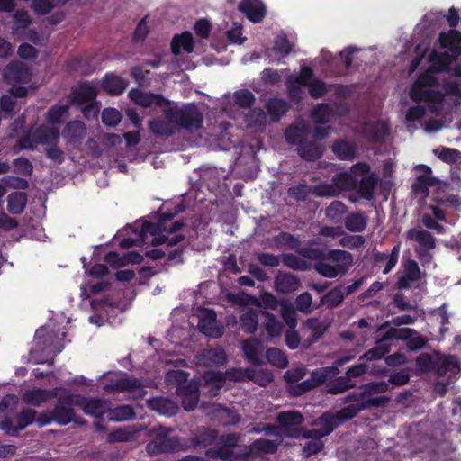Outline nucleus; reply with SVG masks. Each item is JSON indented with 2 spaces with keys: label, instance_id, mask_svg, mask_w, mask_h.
<instances>
[{
  "label": "nucleus",
  "instance_id": "63",
  "mask_svg": "<svg viewBox=\"0 0 461 461\" xmlns=\"http://www.w3.org/2000/svg\"><path fill=\"white\" fill-rule=\"evenodd\" d=\"M149 130L158 136L170 137L174 134L171 127L163 120H153L149 123Z\"/></svg>",
  "mask_w": 461,
  "mask_h": 461
},
{
  "label": "nucleus",
  "instance_id": "20",
  "mask_svg": "<svg viewBox=\"0 0 461 461\" xmlns=\"http://www.w3.org/2000/svg\"><path fill=\"white\" fill-rule=\"evenodd\" d=\"M400 256V245L393 246L390 253L381 252L375 249L372 253V259L375 267H380L384 264L383 273L389 274L393 268L397 265Z\"/></svg>",
  "mask_w": 461,
  "mask_h": 461
},
{
  "label": "nucleus",
  "instance_id": "54",
  "mask_svg": "<svg viewBox=\"0 0 461 461\" xmlns=\"http://www.w3.org/2000/svg\"><path fill=\"white\" fill-rule=\"evenodd\" d=\"M227 375L230 381L247 382L255 378V369L251 367H238L228 370Z\"/></svg>",
  "mask_w": 461,
  "mask_h": 461
},
{
  "label": "nucleus",
  "instance_id": "2",
  "mask_svg": "<svg viewBox=\"0 0 461 461\" xmlns=\"http://www.w3.org/2000/svg\"><path fill=\"white\" fill-rule=\"evenodd\" d=\"M390 400L389 396L382 395L377 398L367 399L357 404L345 406L335 413L325 411L319 418L315 419L312 424L319 428L326 437L347 420L357 417L361 411L371 408L384 407L389 403Z\"/></svg>",
  "mask_w": 461,
  "mask_h": 461
},
{
  "label": "nucleus",
  "instance_id": "37",
  "mask_svg": "<svg viewBox=\"0 0 461 461\" xmlns=\"http://www.w3.org/2000/svg\"><path fill=\"white\" fill-rule=\"evenodd\" d=\"M368 218L363 212H354L344 219L345 228L351 232H363L367 226Z\"/></svg>",
  "mask_w": 461,
  "mask_h": 461
},
{
  "label": "nucleus",
  "instance_id": "43",
  "mask_svg": "<svg viewBox=\"0 0 461 461\" xmlns=\"http://www.w3.org/2000/svg\"><path fill=\"white\" fill-rule=\"evenodd\" d=\"M272 122H278L289 110V104L281 98H272L266 104Z\"/></svg>",
  "mask_w": 461,
  "mask_h": 461
},
{
  "label": "nucleus",
  "instance_id": "64",
  "mask_svg": "<svg viewBox=\"0 0 461 461\" xmlns=\"http://www.w3.org/2000/svg\"><path fill=\"white\" fill-rule=\"evenodd\" d=\"M307 86L308 93L313 99L321 98L329 91L326 83L318 78L312 80Z\"/></svg>",
  "mask_w": 461,
  "mask_h": 461
},
{
  "label": "nucleus",
  "instance_id": "47",
  "mask_svg": "<svg viewBox=\"0 0 461 461\" xmlns=\"http://www.w3.org/2000/svg\"><path fill=\"white\" fill-rule=\"evenodd\" d=\"M388 339H384V337L376 341V345L366 351L361 357L360 360H367L374 361L378 360L385 357V355L390 351V345L385 344V341Z\"/></svg>",
  "mask_w": 461,
  "mask_h": 461
},
{
  "label": "nucleus",
  "instance_id": "11",
  "mask_svg": "<svg viewBox=\"0 0 461 461\" xmlns=\"http://www.w3.org/2000/svg\"><path fill=\"white\" fill-rule=\"evenodd\" d=\"M403 274L396 282V286L401 290H408L411 283L418 282L421 277V270L419 264L411 258H405L402 261Z\"/></svg>",
  "mask_w": 461,
  "mask_h": 461
},
{
  "label": "nucleus",
  "instance_id": "19",
  "mask_svg": "<svg viewBox=\"0 0 461 461\" xmlns=\"http://www.w3.org/2000/svg\"><path fill=\"white\" fill-rule=\"evenodd\" d=\"M296 151L303 160L314 162L323 156L325 147L315 140L303 139L296 148Z\"/></svg>",
  "mask_w": 461,
  "mask_h": 461
},
{
  "label": "nucleus",
  "instance_id": "24",
  "mask_svg": "<svg viewBox=\"0 0 461 461\" xmlns=\"http://www.w3.org/2000/svg\"><path fill=\"white\" fill-rule=\"evenodd\" d=\"M33 132V139L37 145H46L59 143L60 131L57 127H49L46 125H40L34 129H32Z\"/></svg>",
  "mask_w": 461,
  "mask_h": 461
},
{
  "label": "nucleus",
  "instance_id": "55",
  "mask_svg": "<svg viewBox=\"0 0 461 461\" xmlns=\"http://www.w3.org/2000/svg\"><path fill=\"white\" fill-rule=\"evenodd\" d=\"M246 122L251 128H261L267 124V113L262 108H253L246 115Z\"/></svg>",
  "mask_w": 461,
  "mask_h": 461
},
{
  "label": "nucleus",
  "instance_id": "56",
  "mask_svg": "<svg viewBox=\"0 0 461 461\" xmlns=\"http://www.w3.org/2000/svg\"><path fill=\"white\" fill-rule=\"evenodd\" d=\"M235 104L243 109L251 108L256 101L253 93L248 89H240L234 93L233 95Z\"/></svg>",
  "mask_w": 461,
  "mask_h": 461
},
{
  "label": "nucleus",
  "instance_id": "34",
  "mask_svg": "<svg viewBox=\"0 0 461 461\" xmlns=\"http://www.w3.org/2000/svg\"><path fill=\"white\" fill-rule=\"evenodd\" d=\"M184 211V207L182 205H176L174 208V211L171 212H160L158 216V221L160 225L163 227L165 232L168 233H175L177 230H181L184 226V223L179 221H176L175 222L168 224L173 221V219L177 215L179 212H182Z\"/></svg>",
  "mask_w": 461,
  "mask_h": 461
},
{
  "label": "nucleus",
  "instance_id": "57",
  "mask_svg": "<svg viewBox=\"0 0 461 461\" xmlns=\"http://www.w3.org/2000/svg\"><path fill=\"white\" fill-rule=\"evenodd\" d=\"M359 390L363 391L364 396L366 398V396L387 392L389 385L384 381H373L361 384Z\"/></svg>",
  "mask_w": 461,
  "mask_h": 461
},
{
  "label": "nucleus",
  "instance_id": "4",
  "mask_svg": "<svg viewBox=\"0 0 461 461\" xmlns=\"http://www.w3.org/2000/svg\"><path fill=\"white\" fill-rule=\"evenodd\" d=\"M241 439L239 433H227L220 435L216 441V447L208 448L205 451L206 456L212 459H220L222 461H248L250 453H235L232 449L239 446Z\"/></svg>",
  "mask_w": 461,
  "mask_h": 461
},
{
  "label": "nucleus",
  "instance_id": "17",
  "mask_svg": "<svg viewBox=\"0 0 461 461\" xmlns=\"http://www.w3.org/2000/svg\"><path fill=\"white\" fill-rule=\"evenodd\" d=\"M179 446L180 443L177 437L158 435L147 445V451L150 454L173 453L177 450Z\"/></svg>",
  "mask_w": 461,
  "mask_h": 461
},
{
  "label": "nucleus",
  "instance_id": "3",
  "mask_svg": "<svg viewBox=\"0 0 461 461\" xmlns=\"http://www.w3.org/2000/svg\"><path fill=\"white\" fill-rule=\"evenodd\" d=\"M165 116L170 123L190 132L202 129L203 125V114L194 103L167 108Z\"/></svg>",
  "mask_w": 461,
  "mask_h": 461
},
{
  "label": "nucleus",
  "instance_id": "25",
  "mask_svg": "<svg viewBox=\"0 0 461 461\" xmlns=\"http://www.w3.org/2000/svg\"><path fill=\"white\" fill-rule=\"evenodd\" d=\"M86 134V128L82 121L68 122L63 131L62 136L68 144L80 143Z\"/></svg>",
  "mask_w": 461,
  "mask_h": 461
},
{
  "label": "nucleus",
  "instance_id": "31",
  "mask_svg": "<svg viewBox=\"0 0 461 461\" xmlns=\"http://www.w3.org/2000/svg\"><path fill=\"white\" fill-rule=\"evenodd\" d=\"M147 405L150 410L166 416H173L177 411V405L168 398L154 397L147 402Z\"/></svg>",
  "mask_w": 461,
  "mask_h": 461
},
{
  "label": "nucleus",
  "instance_id": "58",
  "mask_svg": "<svg viewBox=\"0 0 461 461\" xmlns=\"http://www.w3.org/2000/svg\"><path fill=\"white\" fill-rule=\"evenodd\" d=\"M135 431L131 428H120L107 435L109 443L129 442L134 437Z\"/></svg>",
  "mask_w": 461,
  "mask_h": 461
},
{
  "label": "nucleus",
  "instance_id": "15",
  "mask_svg": "<svg viewBox=\"0 0 461 461\" xmlns=\"http://www.w3.org/2000/svg\"><path fill=\"white\" fill-rule=\"evenodd\" d=\"M238 9L255 23L262 22L267 14L266 5L261 0H241Z\"/></svg>",
  "mask_w": 461,
  "mask_h": 461
},
{
  "label": "nucleus",
  "instance_id": "32",
  "mask_svg": "<svg viewBox=\"0 0 461 461\" xmlns=\"http://www.w3.org/2000/svg\"><path fill=\"white\" fill-rule=\"evenodd\" d=\"M242 351L246 360L253 366H261L264 361L261 358L260 344L257 339H249L242 343Z\"/></svg>",
  "mask_w": 461,
  "mask_h": 461
},
{
  "label": "nucleus",
  "instance_id": "12",
  "mask_svg": "<svg viewBox=\"0 0 461 461\" xmlns=\"http://www.w3.org/2000/svg\"><path fill=\"white\" fill-rule=\"evenodd\" d=\"M408 239L414 240L421 247L420 249L416 250L420 260H423L425 258H431L429 250L435 249L436 239L429 231L411 229L408 232Z\"/></svg>",
  "mask_w": 461,
  "mask_h": 461
},
{
  "label": "nucleus",
  "instance_id": "52",
  "mask_svg": "<svg viewBox=\"0 0 461 461\" xmlns=\"http://www.w3.org/2000/svg\"><path fill=\"white\" fill-rule=\"evenodd\" d=\"M266 358L271 365L279 368H285L288 366L286 355L277 348H267L266 351Z\"/></svg>",
  "mask_w": 461,
  "mask_h": 461
},
{
  "label": "nucleus",
  "instance_id": "39",
  "mask_svg": "<svg viewBox=\"0 0 461 461\" xmlns=\"http://www.w3.org/2000/svg\"><path fill=\"white\" fill-rule=\"evenodd\" d=\"M260 317L263 318V325L269 337L275 338L281 335L284 325L273 313L260 311Z\"/></svg>",
  "mask_w": 461,
  "mask_h": 461
},
{
  "label": "nucleus",
  "instance_id": "33",
  "mask_svg": "<svg viewBox=\"0 0 461 461\" xmlns=\"http://www.w3.org/2000/svg\"><path fill=\"white\" fill-rule=\"evenodd\" d=\"M181 49L186 53H191L194 51V37L193 34L188 31H185L180 34H176L172 39V53L174 55H179Z\"/></svg>",
  "mask_w": 461,
  "mask_h": 461
},
{
  "label": "nucleus",
  "instance_id": "13",
  "mask_svg": "<svg viewBox=\"0 0 461 461\" xmlns=\"http://www.w3.org/2000/svg\"><path fill=\"white\" fill-rule=\"evenodd\" d=\"M4 80L8 83H28L32 78V72L22 62H11L3 71Z\"/></svg>",
  "mask_w": 461,
  "mask_h": 461
},
{
  "label": "nucleus",
  "instance_id": "51",
  "mask_svg": "<svg viewBox=\"0 0 461 461\" xmlns=\"http://www.w3.org/2000/svg\"><path fill=\"white\" fill-rule=\"evenodd\" d=\"M333 115V109L329 104L323 103L315 106L312 113L311 117L315 123L326 124L330 122V117Z\"/></svg>",
  "mask_w": 461,
  "mask_h": 461
},
{
  "label": "nucleus",
  "instance_id": "10",
  "mask_svg": "<svg viewBox=\"0 0 461 461\" xmlns=\"http://www.w3.org/2000/svg\"><path fill=\"white\" fill-rule=\"evenodd\" d=\"M218 438V429L210 427H198L191 433L188 438L189 447L197 448H206L216 443Z\"/></svg>",
  "mask_w": 461,
  "mask_h": 461
},
{
  "label": "nucleus",
  "instance_id": "62",
  "mask_svg": "<svg viewBox=\"0 0 461 461\" xmlns=\"http://www.w3.org/2000/svg\"><path fill=\"white\" fill-rule=\"evenodd\" d=\"M14 172L17 175L30 176L33 172L32 163L26 158L21 157L13 160Z\"/></svg>",
  "mask_w": 461,
  "mask_h": 461
},
{
  "label": "nucleus",
  "instance_id": "36",
  "mask_svg": "<svg viewBox=\"0 0 461 461\" xmlns=\"http://www.w3.org/2000/svg\"><path fill=\"white\" fill-rule=\"evenodd\" d=\"M73 101L78 104L93 102L97 95L95 87L89 82H83L72 91Z\"/></svg>",
  "mask_w": 461,
  "mask_h": 461
},
{
  "label": "nucleus",
  "instance_id": "45",
  "mask_svg": "<svg viewBox=\"0 0 461 461\" xmlns=\"http://www.w3.org/2000/svg\"><path fill=\"white\" fill-rule=\"evenodd\" d=\"M260 312L255 309H249L240 318V327L249 334H254L258 326Z\"/></svg>",
  "mask_w": 461,
  "mask_h": 461
},
{
  "label": "nucleus",
  "instance_id": "42",
  "mask_svg": "<svg viewBox=\"0 0 461 461\" xmlns=\"http://www.w3.org/2000/svg\"><path fill=\"white\" fill-rule=\"evenodd\" d=\"M357 386L353 380H350L346 375L339 376L326 384V393L332 395L343 393Z\"/></svg>",
  "mask_w": 461,
  "mask_h": 461
},
{
  "label": "nucleus",
  "instance_id": "26",
  "mask_svg": "<svg viewBox=\"0 0 461 461\" xmlns=\"http://www.w3.org/2000/svg\"><path fill=\"white\" fill-rule=\"evenodd\" d=\"M301 285L299 278L290 273H279L274 281L276 292L280 294H290L296 291Z\"/></svg>",
  "mask_w": 461,
  "mask_h": 461
},
{
  "label": "nucleus",
  "instance_id": "38",
  "mask_svg": "<svg viewBox=\"0 0 461 461\" xmlns=\"http://www.w3.org/2000/svg\"><path fill=\"white\" fill-rule=\"evenodd\" d=\"M332 152L340 160L352 161L356 158L355 146L347 140H337L331 147Z\"/></svg>",
  "mask_w": 461,
  "mask_h": 461
},
{
  "label": "nucleus",
  "instance_id": "44",
  "mask_svg": "<svg viewBox=\"0 0 461 461\" xmlns=\"http://www.w3.org/2000/svg\"><path fill=\"white\" fill-rule=\"evenodd\" d=\"M27 203V194L23 192H14L7 197V210L14 215L21 214Z\"/></svg>",
  "mask_w": 461,
  "mask_h": 461
},
{
  "label": "nucleus",
  "instance_id": "21",
  "mask_svg": "<svg viewBox=\"0 0 461 461\" xmlns=\"http://www.w3.org/2000/svg\"><path fill=\"white\" fill-rule=\"evenodd\" d=\"M416 168L422 172L416 178V182L412 184V191L416 194H428L429 187L434 186L438 183V179L432 176L430 167L420 164Z\"/></svg>",
  "mask_w": 461,
  "mask_h": 461
},
{
  "label": "nucleus",
  "instance_id": "5",
  "mask_svg": "<svg viewBox=\"0 0 461 461\" xmlns=\"http://www.w3.org/2000/svg\"><path fill=\"white\" fill-rule=\"evenodd\" d=\"M57 398V403L51 410L54 423L59 426H66L70 422H74L77 425H84L86 423L84 419L76 415L75 410L73 409L77 404H80V402H77L80 398L76 396V393H71L62 388Z\"/></svg>",
  "mask_w": 461,
  "mask_h": 461
},
{
  "label": "nucleus",
  "instance_id": "35",
  "mask_svg": "<svg viewBox=\"0 0 461 461\" xmlns=\"http://www.w3.org/2000/svg\"><path fill=\"white\" fill-rule=\"evenodd\" d=\"M279 447V443L267 438H258L254 440L247 447L245 453H250L249 457L258 454H275Z\"/></svg>",
  "mask_w": 461,
  "mask_h": 461
},
{
  "label": "nucleus",
  "instance_id": "53",
  "mask_svg": "<svg viewBox=\"0 0 461 461\" xmlns=\"http://www.w3.org/2000/svg\"><path fill=\"white\" fill-rule=\"evenodd\" d=\"M281 259L285 267L293 270L305 271L309 268L307 261L292 253L281 254Z\"/></svg>",
  "mask_w": 461,
  "mask_h": 461
},
{
  "label": "nucleus",
  "instance_id": "40",
  "mask_svg": "<svg viewBox=\"0 0 461 461\" xmlns=\"http://www.w3.org/2000/svg\"><path fill=\"white\" fill-rule=\"evenodd\" d=\"M331 181L339 194L342 191H354L357 186V179L350 172L335 174Z\"/></svg>",
  "mask_w": 461,
  "mask_h": 461
},
{
  "label": "nucleus",
  "instance_id": "28",
  "mask_svg": "<svg viewBox=\"0 0 461 461\" xmlns=\"http://www.w3.org/2000/svg\"><path fill=\"white\" fill-rule=\"evenodd\" d=\"M438 41L441 48L447 49L456 56L461 55V32L459 31L451 29L447 32H440Z\"/></svg>",
  "mask_w": 461,
  "mask_h": 461
},
{
  "label": "nucleus",
  "instance_id": "22",
  "mask_svg": "<svg viewBox=\"0 0 461 461\" xmlns=\"http://www.w3.org/2000/svg\"><path fill=\"white\" fill-rule=\"evenodd\" d=\"M60 390H62L61 387H56L51 390L35 388L26 391L23 393V399L27 404L40 406L48 400L58 397Z\"/></svg>",
  "mask_w": 461,
  "mask_h": 461
},
{
  "label": "nucleus",
  "instance_id": "23",
  "mask_svg": "<svg viewBox=\"0 0 461 461\" xmlns=\"http://www.w3.org/2000/svg\"><path fill=\"white\" fill-rule=\"evenodd\" d=\"M276 421L287 436L296 437L292 432V427L300 426L303 423V415L298 411H281L277 414Z\"/></svg>",
  "mask_w": 461,
  "mask_h": 461
},
{
  "label": "nucleus",
  "instance_id": "8",
  "mask_svg": "<svg viewBox=\"0 0 461 461\" xmlns=\"http://www.w3.org/2000/svg\"><path fill=\"white\" fill-rule=\"evenodd\" d=\"M105 389L119 393L132 392V397L136 400L142 399L147 394L142 381L133 376L116 379L113 384L107 385Z\"/></svg>",
  "mask_w": 461,
  "mask_h": 461
},
{
  "label": "nucleus",
  "instance_id": "41",
  "mask_svg": "<svg viewBox=\"0 0 461 461\" xmlns=\"http://www.w3.org/2000/svg\"><path fill=\"white\" fill-rule=\"evenodd\" d=\"M107 418L110 421L132 420L136 418V413L132 406L123 404L115 408L107 410Z\"/></svg>",
  "mask_w": 461,
  "mask_h": 461
},
{
  "label": "nucleus",
  "instance_id": "27",
  "mask_svg": "<svg viewBox=\"0 0 461 461\" xmlns=\"http://www.w3.org/2000/svg\"><path fill=\"white\" fill-rule=\"evenodd\" d=\"M129 82L113 73H107L102 80V88L112 95H121L128 86Z\"/></svg>",
  "mask_w": 461,
  "mask_h": 461
},
{
  "label": "nucleus",
  "instance_id": "49",
  "mask_svg": "<svg viewBox=\"0 0 461 461\" xmlns=\"http://www.w3.org/2000/svg\"><path fill=\"white\" fill-rule=\"evenodd\" d=\"M339 373V369L336 366H327L317 368L311 373V380L313 383L315 388L324 384L327 380L336 376Z\"/></svg>",
  "mask_w": 461,
  "mask_h": 461
},
{
  "label": "nucleus",
  "instance_id": "9",
  "mask_svg": "<svg viewBox=\"0 0 461 461\" xmlns=\"http://www.w3.org/2000/svg\"><path fill=\"white\" fill-rule=\"evenodd\" d=\"M128 96L135 104L144 108L152 106L162 108L169 104V101L162 95L144 92L139 88L130 90Z\"/></svg>",
  "mask_w": 461,
  "mask_h": 461
},
{
  "label": "nucleus",
  "instance_id": "18",
  "mask_svg": "<svg viewBox=\"0 0 461 461\" xmlns=\"http://www.w3.org/2000/svg\"><path fill=\"white\" fill-rule=\"evenodd\" d=\"M79 397L77 406L80 407L85 414L93 416L97 419L103 418L105 412H107V402L100 398H86L81 394H76Z\"/></svg>",
  "mask_w": 461,
  "mask_h": 461
},
{
  "label": "nucleus",
  "instance_id": "48",
  "mask_svg": "<svg viewBox=\"0 0 461 461\" xmlns=\"http://www.w3.org/2000/svg\"><path fill=\"white\" fill-rule=\"evenodd\" d=\"M348 207L340 201H333L325 211L326 217L333 223H340L345 219Z\"/></svg>",
  "mask_w": 461,
  "mask_h": 461
},
{
  "label": "nucleus",
  "instance_id": "60",
  "mask_svg": "<svg viewBox=\"0 0 461 461\" xmlns=\"http://www.w3.org/2000/svg\"><path fill=\"white\" fill-rule=\"evenodd\" d=\"M416 331L413 329L410 328H390L384 334V339H401L405 340L406 342L410 339L411 336L415 334Z\"/></svg>",
  "mask_w": 461,
  "mask_h": 461
},
{
  "label": "nucleus",
  "instance_id": "46",
  "mask_svg": "<svg viewBox=\"0 0 461 461\" xmlns=\"http://www.w3.org/2000/svg\"><path fill=\"white\" fill-rule=\"evenodd\" d=\"M276 246L279 249H299L301 245V240L299 237L294 236L287 231H281L277 235H276L273 239Z\"/></svg>",
  "mask_w": 461,
  "mask_h": 461
},
{
  "label": "nucleus",
  "instance_id": "6",
  "mask_svg": "<svg viewBox=\"0 0 461 461\" xmlns=\"http://www.w3.org/2000/svg\"><path fill=\"white\" fill-rule=\"evenodd\" d=\"M162 232H165V230L158 221V222L144 221L139 231V237L144 243L147 234L149 233L153 236L151 240V244L153 246H159L167 243L169 247L178 244L185 239V236L182 234H175L172 238H169L161 234Z\"/></svg>",
  "mask_w": 461,
  "mask_h": 461
},
{
  "label": "nucleus",
  "instance_id": "1",
  "mask_svg": "<svg viewBox=\"0 0 461 461\" xmlns=\"http://www.w3.org/2000/svg\"><path fill=\"white\" fill-rule=\"evenodd\" d=\"M297 253L304 258L316 261L315 271L326 278H336L345 276L353 265V256L342 249H323L304 247L297 249Z\"/></svg>",
  "mask_w": 461,
  "mask_h": 461
},
{
  "label": "nucleus",
  "instance_id": "30",
  "mask_svg": "<svg viewBox=\"0 0 461 461\" xmlns=\"http://www.w3.org/2000/svg\"><path fill=\"white\" fill-rule=\"evenodd\" d=\"M378 184V178L375 173H371L363 176L360 181H357L356 191L359 196L367 201H371L375 197V189Z\"/></svg>",
  "mask_w": 461,
  "mask_h": 461
},
{
  "label": "nucleus",
  "instance_id": "50",
  "mask_svg": "<svg viewBox=\"0 0 461 461\" xmlns=\"http://www.w3.org/2000/svg\"><path fill=\"white\" fill-rule=\"evenodd\" d=\"M345 299V294L341 286H336L321 299V305H326L327 308L333 309L342 303Z\"/></svg>",
  "mask_w": 461,
  "mask_h": 461
},
{
  "label": "nucleus",
  "instance_id": "7",
  "mask_svg": "<svg viewBox=\"0 0 461 461\" xmlns=\"http://www.w3.org/2000/svg\"><path fill=\"white\" fill-rule=\"evenodd\" d=\"M37 411L33 409H23L14 419L5 417L0 422V428L9 436H15L20 430L34 423Z\"/></svg>",
  "mask_w": 461,
  "mask_h": 461
},
{
  "label": "nucleus",
  "instance_id": "16",
  "mask_svg": "<svg viewBox=\"0 0 461 461\" xmlns=\"http://www.w3.org/2000/svg\"><path fill=\"white\" fill-rule=\"evenodd\" d=\"M177 395L182 399V406L186 411H194L199 402L200 392L197 384L188 383L179 385L176 389Z\"/></svg>",
  "mask_w": 461,
  "mask_h": 461
},
{
  "label": "nucleus",
  "instance_id": "14",
  "mask_svg": "<svg viewBox=\"0 0 461 461\" xmlns=\"http://www.w3.org/2000/svg\"><path fill=\"white\" fill-rule=\"evenodd\" d=\"M197 327L202 333L213 338H218L221 335V331L217 328L216 313L213 310L199 309Z\"/></svg>",
  "mask_w": 461,
  "mask_h": 461
},
{
  "label": "nucleus",
  "instance_id": "29",
  "mask_svg": "<svg viewBox=\"0 0 461 461\" xmlns=\"http://www.w3.org/2000/svg\"><path fill=\"white\" fill-rule=\"evenodd\" d=\"M198 361L206 366H222L227 361L226 353L222 348H206L197 357Z\"/></svg>",
  "mask_w": 461,
  "mask_h": 461
},
{
  "label": "nucleus",
  "instance_id": "61",
  "mask_svg": "<svg viewBox=\"0 0 461 461\" xmlns=\"http://www.w3.org/2000/svg\"><path fill=\"white\" fill-rule=\"evenodd\" d=\"M122 119V113L115 108H104L102 112V122L109 127L117 126Z\"/></svg>",
  "mask_w": 461,
  "mask_h": 461
},
{
  "label": "nucleus",
  "instance_id": "59",
  "mask_svg": "<svg viewBox=\"0 0 461 461\" xmlns=\"http://www.w3.org/2000/svg\"><path fill=\"white\" fill-rule=\"evenodd\" d=\"M434 154L438 156V158L447 164H455L461 158V152L453 148L443 147L440 150L434 149Z\"/></svg>",
  "mask_w": 461,
  "mask_h": 461
}]
</instances>
